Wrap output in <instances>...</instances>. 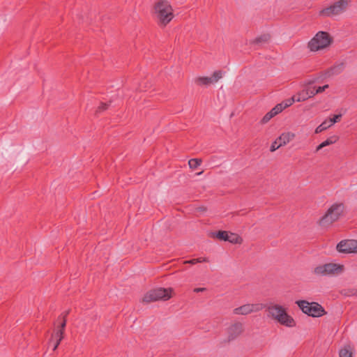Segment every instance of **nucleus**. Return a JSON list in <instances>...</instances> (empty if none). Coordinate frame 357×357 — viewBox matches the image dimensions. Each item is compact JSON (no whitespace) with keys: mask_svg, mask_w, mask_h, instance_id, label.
Here are the masks:
<instances>
[{"mask_svg":"<svg viewBox=\"0 0 357 357\" xmlns=\"http://www.w3.org/2000/svg\"><path fill=\"white\" fill-rule=\"evenodd\" d=\"M155 14L160 26H167L174 18L173 8L166 0H160L154 6Z\"/></svg>","mask_w":357,"mask_h":357,"instance_id":"obj_1","label":"nucleus"},{"mask_svg":"<svg viewBox=\"0 0 357 357\" xmlns=\"http://www.w3.org/2000/svg\"><path fill=\"white\" fill-rule=\"evenodd\" d=\"M345 206L343 203H334L326 211L325 214L319 220V225L327 227L337 221L342 215Z\"/></svg>","mask_w":357,"mask_h":357,"instance_id":"obj_2","label":"nucleus"},{"mask_svg":"<svg viewBox=\"0 0 357 357\" xmlns=\"http://www.w3.org/2000/svg\"><path fill=\"white\" fill-rule=\"evenodd\" d=\"M268 316L276 320L281 325L287 327L296 326L294 319L287 313L284 307L280 305H273L268 307Z\"/></svg>","mask_w":357,"mask_h":357,"instance_id":"obj_3","label":"nucleus"},{"mask_svg":"<svg viewBox=\"0 0 357 357\" xmlns=\"http://www.w3.org/2000/svg\"><path fill=\"white\" fill-rule=\"evenodd\" d=\"M333 42L330 34L326 31H319L309 41L307 47L311 52H317L328 47Z\"/></svg>","mask_w":357,"mask_h":357,"instance_id":"obj_4","label":"nucleus"},{"mask_svg":"<svg viewBox=\"0 0 357 357\" xmlns=\"http://www.w3.org/2000/svg\"><path fill=\"white\" fill-rule=\"evenodd\" d=\"M296 304L303 313L312 317H320L326 314L324 308L317 302H308L305 300L296 301Z\"/></svg>","mask_w":357,"mask_h":357,"instance_id":"obj_5","label":"nucleus"},{"mask_svg":"<svg viewBox=\"0 0 357 357\" xmlns=\"http://www.w3.org/2000/svg\"><path fill=\"white\" fill-rule=\"evenodd\" d=\"M172 288H158L148 291L143 297V303L155 302L159 300L167 301L172 297Z\"/></svg>","mask_w":357,"mask_h":357,"instance_id":"obj_6","label":"nucleus"},{"mask_svg":"<svg viewBox=\"0 0 357 357\" xmlns=\"http://www.w3.org/2000/svg\"><path fill=\"white\" fill-rule=\"evenodd\" d=\"M343 270L344 266L342 264L328 263L317 266L313 269L312 273L317 276H326L340 274Z\"/></svg>","mask_w":357,"mask_h":357,"instance_id":"obj_7","label":"nucleus"},{"mask_svg":"<svg viewBox=\"0 0 357 357\" xmlns=\"http://www.w3.org/2000/svg\"><path fill=\"white\" fill-rule=\"evenodd\" d=\"M349 5V0H339L330 6L319 11V15L322 17H333L342 13Z\"/></svg>","mask_w":357,"mask_h":357,"instance_id":"obj_8","label":"nucleus"},{"mask_svg":"<svg viewBox=\"0 0 357 357\" xmlns=\"http://www.w3.org/2000/svg\"><path fill=\"white\" fill-rule=\"evenodd\" d=\"M69 312L70 311L67 310L63 312L60 316H59L57 321H59V323L57 326V328H56L54 331V333L52 334L51 338L50 340V344L54 342V340L61 342L62 340L63 339L65 328L67 322L66 317L68 315Z\"/></svg>","mask_w":357,"mask_h":357,"instance_id":"obj_9","label":"nucleus"},{"mask_svg":"<svg viewBox=\"0 0 357 357\" xmlns=\"http://www.w3.org/2000/svg\"><path fill=\"white\" fill-rule=\"evenodd\" d=\"M264 307L265 305L263 303H248L235 308L233 312L235 314L247 315L252 312L261 311Z\"/></svg>","mask_w":357,"mask_h":357,"instance_id":"obj_10","label":"nucleus"},{"mask_svg":"<svg viewBox=\"0 0 357 357\" xmlns=\"http://www.w3.org/2000/svg\"><path fill=\"white\" fill-rule=\"evenodd\" d=\"M336 249L341 253L357 252V241L353 239L342 240L337 243Z\"/></svg>","mask_w":357,"mask_h":357,"instance_id":"obj_11","label":"nucleus"},{"mask_svg":"<svg viewBox=\"0 0 357 357\" xmlns=\"http://www.w3.org/2000/svg\"><path fill=\"white\" fill-rule=\"evenodd\" d=\"M243 325L241 322H236L227 328L228 341H232L240 336L243 332Z\"/></svg>","mask_w":357,"mask_h":357,"instance_id":"obj_12","label":"nucleus"},{"mask_svg":"<svg viewBox=\"0 0 357 357\" xmlns=\"http://www.w3.org/2000/svg\"><path fill=\"white\" fill-rule=\"evenodd\" d=\"M312 93L310 91V86H307L296 94L294 95L296 102H303L310 98H312Z\"/></svg>","mask_w":357,"mask_h":357,"instance_id":"obj_13","label":"nucleus"},{"mask_svg":"<svg viewBox=\"0 0 357 357\" xmlns=\"http://www.w3.org/2000/svg\"><path fill=\"white\" fill-rule=\"evenodd\" d=\"M296 137L295 134L291 132H287L282 133L277 139L280 143V145L284 146Z\"/></svg>","mask_w":357,"mask_h":357,"instance_id":"obj_14","label":"nucleus"},{"mask_svg":"<svg viewBox=\"0 0 357 357\" xmlns=\"http://www.w3.org/2000/svg\"><path fill=\"white\" fill-rule=\"evenodd\" d=\"M337 137H336V136H332V137L328 138L327 139H326L325 141H324L323 142H321L319 145H318L317 146L315 151L318 152L324 147H326L327 146H329V145H331V144L335 143L337 142Z\"/></svg>","mask_w":357,"mask_h":357,"instance_id":"obj_15","label":"nucleus"},{"mask_svg":"<svg viewBox=\"0 0 357 357\" xmlns=\"http://www.w3.org/2000/svg\"><path fill=\"white\" fill-rule=\"evenodd\" d=\"M340 357H352V348L350 345H345L339 352Z\"/></svg>","mask_w":357,"mask_h":357,"instance_id":"obj_16","label":"nucleus"},{"mask_svg":"<svg viewBox=\"0 0 357 357\" xmlns=\"http://www.w3.org/2000/svg\"><path fill=\"white\" fill-rule=\"evenodd\" d=\"M195 83L198 85H209L213 82V78L209 77H199L195 79Z\"/></svg>","mask_w":357,"mask_h":357,"instance_id":"obj_17","label":"nucleus"},{"mask_svg":"<svg viewBox=\"0 0 357 357\" xmlns=\"http://www.w3.org/2000/svg\"><path fill=\"white\" fill-rule=\"evenodd\" d=\"M328 87H329L328 84H325L323 86H318V87L310 86V91L312 93V97H314L316 94L321 93L324 92Z\"/></svg>","mask_w":357,"mask_h":357,"instance_id":"obj_18","label":"nucleus"},{"mask_svg":"<svg viewBox=\"0 0 357 357\" xmlns=\"http://www.w3.org/2000/svg\"><path fill=\"white\" fill-rule=\"evenodd\" d=\"M202 162V160L201 158H192L189 160L188 165L190 169H197Z\"/></svg>","mask_w":357,"mask_h":357,"instance_id":"obj_19","label":"nucleus"},{"mask_svg":"<svg viewBox=\"0 0 357 357\" xmlns=\"http://www.w3.org/2000/svg\"><path fill=\"white\" fill-rule=\"evenodd\" d=\"M227 241L232 243L241 244L243 240L238 235L231 233L229 234V240H227Z\"/></svg>","mask_w":357,"mask_h":357,"instance_id":"obj_20","label":"nucleus"},{"mask_svg":"<svg viewBox=\"0 0 357 357\" xmlns=\"http://www.w3.org/2000/svg\"><path fill=\"white\" fill-rule=\"evenodd\" d=\"M331 125H330V123L329 121H324L321 124H320L315 130V132L316 133H319L325 130H326L327 128H328L329 127H331Z\"/></svg>","mask_w":357,"mask_h":357,"instance_id":"obj_21","label":"nucleus"},{"mask_svg":"<svg viewBox=\"0 0 357 357\" xmlns=\"http://www.w3.org/2000/svg\"><path fill=\"white\" fill-rule=\"evenodd\" d=\"M229 234L226 231H219L216 233L215 236L220 240L227 241L229 240Z\"/></svg>","mask_w":357,"mask_h":357,"instance_id":"obj_22","label":"nucleus"},{"mask_svg":"<svg viewBox=\"0 0 357 357\" xmlns=\"http://www.w3.org/2000/svg\"><path fill=\"white\" fill-rule=\"evenodd\" d=\"M295 102H296V100H295V98H294V97L293 96L291 98H289V99H287V100H284L280 104L282 106L283 109H284L285 108L289 107V106H291Z\"/></svg>","mask_w":357,"mask_h":357,"instance_id":"obj_23","label":"nucleus"},{"mask_svg":"<svg viewBox=\"0 0 357 357\" xmlns=\"http://www.w3.org/2000/svg\"><path fill=\"white\" fill-rule=\"evenodd\" d=\"M208 260L207 258L206 257H199V258H197V259H192L191 260H189V261H186L185 263H189V264H195L197 263H202V262H208Z\"/></svg>","mask_w":357,"mask_h":357,"instance_id":"obj_24","label":"nucleus"},{"mask_svg":"<svg viewBox=\"0 0 357 357\" xmlns=\"http://www.w3.org/2000/svg\"><path fill=\"white\" fill-rule=\"evenodd\" d=\"M283 107L281 105V104H278L275 105L270 112L272 113V114L275 116L278 114L280 113L283 110Z\"/></svg>","mask_w":357,"mask_h":357,"instance_id":"obj_25","label":"nucleus"},{"mask_svg":"<svg viewBox=\"0 0 357 357\" xmlns=\"http://www.w3.org/2000/svg\"><path fill=\"white\" fill-rule=\"evenodd\" d=\"M222 71L221 70H216L213 73L212 78H213V82H217L222 77Z\"/></svg>","mask_w":357,"mask_h":357,"instance_id":"obj_26","label":"nucleus"},{"mask_svg":"<svg viewBox=\"0 0 357 357\" xmlns=\"http://www.w3.org/2000/svg\"><path fill=\"white\" fill-rule=\"evenodd\" d=\"M109 105L107 103L101 102L96 109V113H101L108 109Z\"/></svg>","mask_w":357,"mask_h":357,"instance_id":"obj_27","label":"nucleus"},{"mask_svg":"<svg viewBox=\"0 0 357 357\" xmlns=\"http://www.w3.org/2000/svg\"><path fill=\"white\" fill-rule=\"evenodd\" d=\"M274 116L272 114L271 112H268L265 116L261 119V123L264 124L268 123Z\"/></svg>","mask_w":357,"mask_h":357,"instance_id":"obj_28","label":"nucleus"},{"mask_svg":"<svg viewBox=\"0 0 357 357\" xmlns=\"http://www.w3.org/2000/svg\"><path fill=\"white\" fill-rule=\"evenodd\" d=\"M280 146H282L281 145H280V143L278 140V139H276L271 144V148H270V151L271 152H273L275 151H276L278 149H279Z\"/></svg>","mask_w":357,"mask_h":357,"instance_id":"obj_29","label":"nucleus"},{"mask_svg":"<svg viewBox=\"0 0 357 357\" xmlns=\"http://www.w3.org/2000/svg\"><path fill=\"white\" fill-rule=\"evenodd\" d=\"M341 117H342V114L334 115L332 119H330V120H329L330 125L332 126L334 123H335L336 122H337L338 121H340Z\"/></svg>","mask_w":357,"mask_h":357,"instance_id":"obj_30","label":"nucleus"},{"mask_svg":"<svg viewBox=\"0 0 357 357\" xmlns=\"http://www.w3.org/2000/svg\"><path fill=\"white\" fill-rule=\"evenodd\" d=\"M349 296H357V289H349Z\"/></svg>","mask_w":357,"mask_h":357,"instance_id":"obj_31","label":"nucleus"},{"mask_svg":"<svg viewBox=\"0 0 357 357\" xmlns=\"http://www.w3.org/2000/svg\"><path fill=\"white\" fill-rule=\"evenodd\" d=\"M54 342L53 344V350L55 351L58 348L59 345L60 344L61 341H59L56 340H54Z\"/></svg>","mask_w":357,"mask_h":357,"instance_id":"obj_32","label":"nucleus"},{"mask_svg":"<svg viewBox=\"0 0 357 357\" xmlns=\"http://www.w3.org/2000/svg\"><path fill=\"white\" fill-rule=\"evenodd\" d=\"M205 289H206L205 288L199 287V288H195L194 289V291L198 293V292L204 291H205Z\"/></svg>","mask_w":357,"mask_h":357,"instance_id":"obj_33","label":"nucleus"},{"mask_svg":"<svg viewBox=\"0 0 357 357\" xmlns=\"http://www.w3.org/2000/svg\"><path fill=\"white\" fill-rule=\"evenodd\" d=\"M261 41V38H257L255 40V43H260Z\"/></svg>","mask_w":357,"mask_h":357,"instance_id":"obj_34","label":"nucleus"},{"mask_svg":"<svg viewBox=\"0 0 357 357\" xmlns=\"http://www.w3.org/2000/svg\"><path fill=\"white\" fill-rule=\"evenodd\" d=\"M202 173H203V171H202V172H199V173H197V175H201Z\"/></svg>","mask_w":357,"mask_h":357,"instance_id":"obj_35","label":"nucleus"}]
</instances>
